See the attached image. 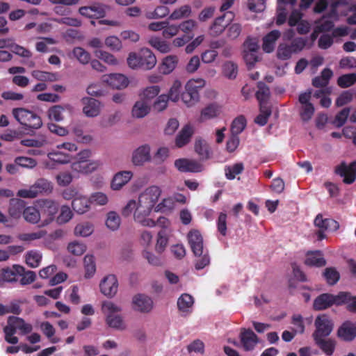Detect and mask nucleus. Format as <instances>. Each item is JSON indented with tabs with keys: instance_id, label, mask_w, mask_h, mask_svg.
I'll list each match as a JSON object with an SVG mask.
<instances>
[{
	"instance_id": "nucleus-1",
	"label": "nucleus",
	"mask_w": 356,
	"mask_h": 356,
	"mask_svg": "<svg viewBox=\"0 0 356 356\" xmlns=\"http://www.w3.org/2000/svg\"><path fill=\"white\" fill-rule=\"evenodd\" d=\"M162 190L156 185L145 188L137 198L129 200L121 209L124 217L132 216L134 222L142 227L152 228L156 222L149 218L152 211H156V205L161 196Z\"/></svg>"
},
{
	"instance_id": "nucleus-2",
	"label": "nucleus",
	"mask_w": 356,
	"mask_h": 356,
	"mask_svg": "<svg viewBox=\"0 0 356 356\" xmlns=\"http://www.w3.org/2000/svg\"><path fill=\"white\" fill-rule=\"evenodd\" d=\"M101 310L108 327L118 330H124L127 328L126 322L121 314V306L111 300H104L101 304Z\"/></svg>"
},
{
	"instance_id": "nucleus-3",
	"label": "nucleus",
	"mask_w": 356,
	"mask_h": 356,
	"mask_svg": "<svg viewBox=\"0 0 356 356\" xmlns=\"http://www.w3.org/2000/svg\"><path fill=\"white\" fill-rule=\"evenodd\" d=\"M156 62V56L148 48H142L138 53L131 52L127 58V65L132 70H149L155 67Z\"/></svg>"
},
{
	"instance_id": "nucleus-4",
	"label": "nucleus",
	"mask_w": 356,
	"mask_h": 356,
	"mask_svg": "<svg viewBox=\"0 0 356 356\" xmlns=\"http://www.w3.org/2000/svg\"><path fill=\"white\" fill-rule=\"evenodd\" d=\"M188 241L191 250L197 257L195 268L197 270L204 268L209 264V257L207 250L204 249L203 238L199 231L193 229L188 234Z\"/></svg>"
},
{
	"instance_id": "nucleus-5",
	"label": "nucleus",
	"mask_w": 356,
	"mask_h": 356,
	"mask_svg": "<svg viewBox=\"0 0 356 356\" xmlns=\"http://www.w3.org/2000/svg\"><path fill=\"white\" fill-rule=\"evenodd\" d=\"M77 145L72 142H65L56 145V148L51 149L47 157L49 160L58 164H66L72 159V154L76 152Z\"/></svg>"
},
{
	"instance_id": "nucleus-6",
	"label": "nucleus",
	"mask_w": 356,
	"mask_h": 356,
	"mask_svg": "<svg viewBox=\"0 0 356 356\" xmlns=\"http://www.w3.org/2000/svg\"><path fill=\"white\" fill-rule=\"evenodd\" d=\"M348 294L344 291L339 292L337 295L325 293L317 296L314 300L313 307L314 310L321 311L326 309L332 305H342L346 300Z\"/></svg>"
},
{
	"instance_id": "nucleus-7",
	"label": "nucleus",
	"mask_w": 356,
	"mask_h": 356,
	"mask_svg": "<svg viewBox=\"0 0 356 356\" xmlns=\"http://www.w3.org/2000/svg\"><path fill=\"white\" fill-rule=\"evenodd\" d=\"M15 119L21 124L31 129H39L42 122L37 114L24 108H16L12 110Z\"/></svg>"
},
{
	"instance_id": "nucleus-8",
	"label": "nucleus",
	"mask_w": 356,
	"mask_h": 356,
	"mask_svg": "<svg viewBox=\"0 0 356 356\" xmlns=\"http://www.w3.org/2000/svg\"><path fill=\"white\" fill-rule=\"evenodd\" d=\"M53 191V184L46 179H39L29 188L20 189L17 195L24 198H34L42 194H49Z\"/></svg>"
},
{
	"instance_id": "nucleus-9",
	"label": "nucleus",
	"mask_w": 356,
	"mask_h": 356,
	"mask_svg": "<svg viewBox=\"0 0 356 356\" xmlns=\"http://www.w3.org/2000/svg\"><path fill=\"white\" fill-rule=\"evenodd\" d=\"M38 205L41 214V226L50 224L58 211V203L54 200L42 199L38 202Z\"/></svg>"
},
{
	"instance_id": "nucleus-10",
	"label": "nucleus",
	"mask_w": 356,
	"mask_h": 356,
	"mask_svg": "<svg viewBox=\"0 0 356 356\" xmlns=\"http://www.w3.org/2000/svg\"><path fill=\"white\" fill-rule=\"evenodd\" d=\"M314 325L316 330L312 334L313 338L327 337L334 327L333 321L327 314L318 315L315 319Z\"/></svg>"
},
{
	"instance_id": "nucleus-11",
	"label": "nucleus",
	"mask_w": 356,
	"mask_h": 356,
	"mask_svg": "<svg viewBox=\"0 0 356 356\" xmlns=\"http://www.w3.org/2000/svg\"><path fill=\"white\" fill-rule=\"evenodd\" d=\"M152 159L151 147L149 144L139 145L133 150L131 156V162L136 167L143 166Z\"/></svg>"
},
{
	"instance_id": "nucleus-12",
	"label": "nucleus",
	"mask_w": 356,
	"mask_h": 356,
	"mask_svg": "<svg viewBox=\"0 0 356 356\" xmlns=\"http://www.w3.org/2000/svg\"><path fill=\"white\" fill-rule=\"evenodd\" d=\"M118 286L116 276L113 274H108L100 280L99 289L102 295L108 298H113L118 293Z\"/></svg>"
},
{
	"instance_id": "nucleus-13",
	"label": "nucleus",
	"mask_w": 356,
	"mask_h": 356,
	"mask_svg": "<svg viewBox=\"0 0 356 356\" xmlns=\"http://www.w3.org/2000/svg\"><path fill=\"white\" fill-rule=\"evenodd\" d=\"M101 81L113 89L123 90L129 84L128 77L121 73H111L102 76Z\"/></svg>"
},
{
	"instance_id": "nucleus-14",
	"label": "nucleus",
	"mask_w": 356,
	"mask_h": 356,
	"mask_svg": "<svg viewBox=\"0 0 356 356\" xmlns=\"http://www.w3.org/2000/svg\"><path fill=\"white\" fill-rule=\"evenodd\" d=\"M335 173L343 177V181L346 184H353L356 179V161L347 165L345 161H342L335 168Z\"/></svg>"
},
{
	"instance_id": "nucleus-15",
	"label": "nucleus",
	"mask_w": 356,
	"mask_h": 356,
	"mask_svg": "<svg viewBox=\"0 0 356 356\" xmlns=\"http://www.w3.org/2000/svg\"><path fill=\"white\" fill-rule=\"evenodd\" d=\"M131 305L134 310L140 313H149L153 309V300L145 294L138 293L133 296Z\"/></svg>"
},
{
	"instance_id": "nucleus-16",
	"label": "nucleus",
	"mask_w": 356,
	"mask_h": 356,
	"mask_svg": "<svg viewBox=\"0 0 356 356\" xmlns=\"http://www.w3.org/2000/svg\"><path fill=\"white\" fill-rule=\"evenodd\" d=\"M134 172L131 170H122L116 172L111 181L110 187L112 191L122 190L133 178Z\"/></svg>"
},
{
	"instance_id": "nucleus-17",
	"label": "nucleus",
	"mask_w": 356,
	"mask_h": 356,
	"mask_svg": "<svg viewBox=\"0 0 356 356\" xmlns=\"http://www.w3.org/2000/svg\"><path fill=\"white\" fill-rule=\"evenodd\" d=\"M107 6L102 3H94L89 6H82L79 9V13L82 16L88 18H102L106 15Z\"/></svg>"
},
{
	"instance_id": "nucleus-18",
	"label": "nucleus",
	"mask_w": 356,
	"mask_h": 356,
	"mask_svg": "<svg viewBox=\"0 0 356 356\" xmlns=\"http://www.w3.org/2000/svg\"><path fill=\"white\" fill-rule=\"evenodd\" d=\"M72 107L70 104L55 105L49 108L47 115L49 120L56 122L64 120L65 114L71 115Z\"/></svg>"
},
{
	"instance_id": "nucleus-19",
	"label": "nucleus",
	"mask_w": 356,
	"mask_h": 356,
	"mask_svg": "<svg viewBox=\"0 0 356 356\" xmlns=\"http://www.w3.org/2000/svg\"><path fill=\"white\" fill-rule=\"evenodd\" d=\"M83 113L88 118H95L99 115L102 108L101 103L93 98L84 97L81 99Z\"/></svg>"
},
{
	"instance_id": "nucleus-20",
	"label": "nucleus",
	"mask_w": 356,
	"mask_h": 356,
	"mask_svg": "<svg viewBox=\"0 0 356 356\" xmlns=\"http://www.w3.org/2000/svg\"><path fill=\"white\" fill-rule=\"evenodd\" d=\"M175 166L181 172H199L203 169L202 165L198 161L188 159L175 160Z\"/></svg>"
},
{
	"instance_id": "nucleus-21",
	"label": "nucleus",
	"mask_w": 356,
	"mask_h": 356,
	"mask_svg": "<svg viewBox=\"0 0 356 356\" xmlns=\"http://www.w3.org/2000/svg\"><path fill=\"white\" fill-rule=\"evenodd\" d=\"M101 165L100 161H90L85 163H72L71 168L74 172L87 175L97 170Z\"/></svg>"
},
{
	"instance_id": "nucleus-22",
	"label": "nucleus",
	"mask_w": 356,
	"mask_h": 356,
	"mask_svg": "<svg viewBox=\"0 0 356 356\" xmlns=\"http://www.w3.org/2000/svg\"><path fill=\"white\" fill-rule=\"evenodd\" d=\"M194 298L188 293H183L177 300V307L182 316L190 315L193 310Z\"/></svg>"
},
{
	"instance_id": "nucleus-23",
	"label": "nucleus",
	"mask_w": 356,
	"mask_h": 356,
	"mask_svg": "<svg viewBox=\"0 0 356 356\" xmlns=\"http://www.w3.org/2000/svg\"><path fill=\"white\" fill-rule=\"evenodd\" d=\"M337 336L343 341H353L356 337V326L350 321L344 322L337 330Z\"/></svg>"
},
{
	"instance_id": "nucleus-24",
	"label": "nucleus",
	"mask_w": 356,
	"mask_h": 356,
	"mask_svg": "<svg viewBox=\"0 0 356 356\" xmlns=\"http://www.w3.org/2000/svg\"><path fill=\"white\" fill-rule=\"evenodd\" d=\"M206 86V81L202 78L189 79L185 86V90L191 94L193 99L200 98L199 90Z\"/></svg>"
},
{
	"instance_id": "nucleus-25",
	"label": "nucleus",
	"mask_w": 356,
	"mask_h": 356,
	"mask_svg": "<svg viewBox=\"0 0 356 356\" xmlns=\"http://www.w3.org/2000/svg\"><path fill=\"white\" fill-rule=\"evenodd\" d=\"M151 111V106L148 102L140 99L134 104L131 110V115L134 118H143L147 116Z\"/></svg>"
},
{
	"instance_id": "nucleus-26",
	"label": "nucleus",
	"mask_w": 356,
	"mask_h": 356,
	"mask_svg": "<svg viewBox=\"0 0 356 356\" xmlns=\"http://www.w3.org/2000/svg\"><path fill=\"white\" fill-rule=\"evenodd\" d=\"M90 200L83 194H79L72 202L73 210L79 214H83L90 209Z\"/></svg>"
},
{
	"instance_id": "nucleus-27",
	"label": "nucleus",
	"mask_w": 356,
	"mask_h": 356,
	"mask_svg": "<svg viewBox=\"0 0 356 356\" xmlns=\"http://www.w3.org/2000/svg\"><path fill=\"white\" fill-rule=\"evenodd\" d=\"M241 341L245 350H252L258 343V337L250 329H243L241 333Z\"/></svg>"
},
{
	"instance_id": "nucleus-28",
	"label": "nucleus",
	"mask_w": 356,
	"mask_h": 356,
	"mask_svg": "<svg viewBox=\"0 0 356 356\" xmlns=\"http://www.w3.org/2000/svg\"><path fill=\"white\" fill-rule=\"evenodd\" d=\"M194 133V128L191 124H186L182 127L175 138L176 147L180 148L187 145Z\"/></svg>"
},
{
	"instance_id": "nucleus-29",
	"label": "nucleus",
	"mask_w": 356,
	"mask_h": 356,
	"mask_svg": "<svg viewBox=\"0 0 356 356\" xmlns=\"http://www.w3.org/2000/svg\"><path fill=\"white\" fill-rule=\"evenodd\" d=\"M178 62L179 58L176 55H168L164 57L159 66L160 72L165 75L170 74L177 67Z\"/></svg>"
},
{
	"instance_id": "nucleus-30",
	"label": "nucleus",
	"mask_w": 356,
	"mask_h": 356,
	"mask_svg": "<svg viewBox=\"0 0 356 356\" xmlns=\"http://www.w3.org/2000/svg\"><path fill=\"white\" fill-rule=\"evenodd\" d=\"M305 264L308 266L323 267L326 265V260L321 251H309L306 254Z\"/></svg>"
},
{
	"instance_id": "nucleus-31",
	"label": "nucleus",
	"mask_w": 356,
	"mask_h": 356,
	"mask_svg": "<svg viewBox=\"0 0 356 356\" xmlns=\"http://www.w3.org/2000/svg\"><path fill=\"white\" fill-rule=\"evenodd\" d=\"M194 149L202 160H208L213 157L211 149L207 143L202 138H197L195 140Z\"/></svg>"
},
{
	"instance_id": "nucleus-32",
	"label": "nucleus",
	"mask_w": 356,
	"mask_h": 356,
	"mask_svg": "<svg viewBox=\"0 0 356 356\" xmlns=\"http://www.w3.org/2000/svg\"><path fill=\"white\" fill-rule=\"evenodd\" d=\"M26 204L20 199H11L8 209V213L10 218L17 220L23 216Z\"/></svg>"
},
{
	"instance_id": "nucleus-33",
	"label": "nucleus",
	"mask_w": 356,
	"mask_h": 356,
	"mask_svg": "<svg viewBox=\"0 0 356 356\" xmlns=\"http://www.w3.org/2000/svg\"><path fill=\"white\" fill-rule=\"evenodd\" d=\"M281 33L278 30H273L266 35L263 38V50L266 53H271L275 49V42L280 37Z\"/></svg>"
},
{
	"instance_id": "nucleus-34",
	"label": "nucleus",
	"mask_w": 356,
	"mask_h": 356,
	"mask_svg": "<svg viewBox=\"0 0 356 356\" xmlns=\"http://www.w3.org/2000/svg\"><path fill=\"white\" fill-rule=\"evenodd\" d=\"M192 15V8L188 4H184L175 8L168 17L170 20L177 21L188 18Z\"/></svg>"
},
{
	"instance_id": "nucleus-35",
	"label": "nucleus",
	"mask_w": 356,
	"mask_h": 356,
	"mask_svg": "<svg viewBox=\"0 0 356 356\" xmlns=\"http://www.w3.org/2000/svg\"><path fill=\"white\" fill-rule=\"evenodd\" d=\"M333 76V72L330 68H325L321 72V75L312 79V86L315 88H325L329 84L330 79Z\"/></svg>"
},
{
	"instance_id": "nucleus-36",
	"label": "nucleus",
	"mask_w": 356,
	"mask_h": 356,
	"mask_svg": "<svg viewBox=\"0 0 356 356\" xmlns=\"http://www.w3.org/2000/svg\"><path fill=\"white\" fill-rule=\"evenodd\" d=\"M24 268L22 266L15 264L12 268H5L1 271V276L3 281L7 282H13L17 280V275H22Z\"/></svg>"
},
{
	"instance_id": "nucleus-37",
	"label": "nucleus",
	"mask_w": 356,
	"mask_h": 356,
	"mask_svg": "<svg viewBox=\"0 0 356 356\" xmlns=\"http://www.w3.org/2000/svg\"><path fill=\"white\" fill-rule=\"evenodd\" d=\"M31 76L36 80L44 82H55L59 81L60 76L57 72H49L42 70H33Z\"/></svg>"
},
{
	"instance_id": "nucleus-38",
	"label": "nucleus",
	"mask_w": 356,
	"mask_h": 356,
	"mask_svg": "<svg viewBox=\"0 0 356 356\" xmlns=\"http://www.w3.org/2000/svg\"><path fill=\"white\" fill-rule=\"evenodd\" d=\"M257 88L258 90L255 96L259 106L267 105L270 95L269 87L265 83L259 81L257 83Z\"/></svg>"
},
{
	"instance_id": "nucleus-39",
	"label": "nucleus",
	"mask_w": 356,
	"mask_h": 356,
	"mask_svg": "<svg viewBox=\"0 0 356 356\" xmlns=\"http://www.w3.org/2000/svg\"><path fill=\"white\" fill-rule=\"evenodd\" d=\"M324 337L314 338L315 343L327 355H332L335 350L336 343L333 339H324Z\"/></svg>"
},
{
	"instance_id": "nucleus-40",
	"label": "nucleus",
	"mask_w": 356,
	"mask_h": 356,
	"mask_svg": "<svg viewBox=\"0 0 356 356\" xmlns=\"http://www.w3.org/2000/svg\"><path fill=\"white\" fill-rule=\"evenodd\" d=\"M148 44L162 54H167L171 51L170 44L167 41L157 36L149 38Z\"/></svg>"
},
{
	"instance_id": "nucleus-41",
	"label": "nucleus",
	"mask_w": 356,
	"mask_h": 356,
	"mask_svg": "<svg viewBox=\"0 0 356 356\" xmlns=\"http://www.w3.org/2000/svg\"><path fill=\"white\" fill-rule=\"evenodd\" d=\"M220 113V107L216 104H211L202 110L199 120L203 122L213 119L217 117Z\"/></svg>"
},
{
	"instance_id": "nucleus-42",
	"label": "nucleus",
	"mask_w": 356,
	"mask_h": 356,
	"mask_svg": "<svg viewBox=\"0 0 356 356\" xmlns=\"http://www.w3.org/2000/svg\"><path fill=\"white\" fill-rule=\"evenodd\" d=\"M23 217L26 222L31 224H37L41 220L40 209L33 206H25Z\"/></svg>"
},
{
	"instance_id": "nucleus-43",
	"label": "nucleus",
	"mask_w": 356,
	"mask_h": 356,
	"mask_svg": "<svg viewBox=\"0 0 356 356\" xmlns=\"http://www.w3.org/2000/svg\"><path fill=\"white\" fill-rule=\"evenodd\" d=\"M94 225L90 222H82L77 224L74 229V234L79 237L90 236L94 232Z\"/></svg>"
},
{
	"instance_id": "nucleus-44",
	"label": "nucleus",
	"mask_w": 356,
	"mask_h": 356,
	"mask_svg": "<svg viewBox=\"0 0 356 356\" xmlns=\"http://www.w3.org/2000/svg\"><path fill=\"white\" fill-rule=\"evenodd\" d=\"M84 277L87 280L92 278L96 273V264L92 255L87 254L83 259Z\"/></svg>"
},
{
	"instance_id": "nucleus-45",
	"label": "nucleus",
	"mask_w": 356,
	"mask_h": 356,
	"mask_svg": "<svg viewBox=\"0 0 356 356\" xmlns=\"http://www.w3.org/2000/svg\"><path fill=\"white\" fill-rule=\"evenodd\" d=\"M9 325L14 328V330H19L22 334H27L31 332L32 325L26 323L22 318L18 317H11L8 321Z\"/></svg>"
},
{
	"instance_id": "nucleus-46",
	"label": "nucleus",
	"mask_w": 356,
	"mask_h": 356,
	"mask_svg": "<svg viewBox=\"0 0 356 356\" xmlns=\"http://www.w3.org/2000/svg\"><path fill=\"white\" fill-rule=\"evenodd\" d=\"M26 264L31 268H37L40 266L42 254V253L36 250H32L28 251L25 255Z\"/></svg>"
},
{
	"instance_id": "nucleus-47",
	"label": "nucleus",
	"mask_w": 356,
	"mask_h": 356,
	"mask_svg": "<svg viewBox=\"0 0 356 356\" xmlns=\"http://www.w3.org/2000/svg\"><path fill=\"white\" fill-rule=\"evenodd\" d=\"M168 244V234H167V231L161 230L157 233L156 244L154 247L155 251L161 254L167 248Z\"/></svg>"
},
{
	"instance_id": "nucleus-48",
	"label": "nucleus",
	"mask_w": 356,
	"mask_h": 356,
	"mask_svg": "<svg viewBox=\"0 0 356 356\" xmlns=\"http://www.w3.org/2000/svg\"><path fill=\"white\" fill-rule=\"evenodd\" d=\"M106 226L111 231L118 230L121 224V218L120 215L113 211H109L106 214L105 222Z\"/></svg>"
},
{
	"instance_id": "nucleus-49",
	"label": "nucleus",
	"mask_w": 356,
	"mask_h": 356,
	"mask_svg": "<svg viewBox=\"0 0 356 356\" xmlns=\"http://www.w3.org/2000/svg\"><path fill=\"white\" fill-rule=\"evenodd\" d=\"M241 32V26L238 23L227 24L224 26V33L226 39L234 40L236 39Z\"/></svg>"
},
{
	"instance_id": "nucleus-50",
	"label": "nucleus",
	"mask_w": 356,
	"mask_h": 356,
	"mask_svg": "<svg viewBox=\"0 0 356 356\" xmlns=\"http://www.w3.org/2000/svg\"><path fill=\"white\" fill-rule=\"evenodd\" d=\"M94 55L99 60H103L104 63L109 65L116 66L119 64V60L112 54L102 49H97L94 51Z\"/></svg>"
},
{
	"instance_id": "nucleus-51",
	"label": "nucleus",
	"mask_w": 356,
	"mask_h": 356,
	"mask_svg": "<svg viewBox=\"0 0 356 356\" xmlns=\"http://www.w3.org/2000/svg\"><path fill=\"white\" fill-rule=\"evenodd\" d=\"M71 54L74 58L83 65L88 64L91 58L90 53L81 47H74Z\"/></svg>"
},
{
	"instance_id": "nucleus-52",
	"label": "nucleus",
	"mask_w": 356,
	"mask_h": 356,
	"mask_svg": "<svg viewBox=\"0 0 356 356\" xmlns=\"http://www.w3.org/2000/svg\"><path fill=\"white\" fill-rule=\"evenodd\" d=\"M244 170V165L243 163H236L234 165L225 166V177L229 180H232L236 178V175H240Z\"/></svg>"
},
{
	"instance_id": "nucleus-53",
	"label": "nucleus",
	"mask_w": 356,
	"mask_h": 356,
	"mask_svg": "<svg viewBox=\"0 0 356 356\" xmlns=\"http://www.w3.org/2000/svg\"><path fill=\"white\" fill-rule=\"evenodd\" d=\"M67 250L74 256H81L86 252L87 246L84 243L74 241L68 243Z\"/></svg>"
},
{
	"instance_id": "nucleus-54",
	"label": "nucleus",
	"mask_w": 356,
	"mask_h": 356,
	"mask_svg": "<svg viewBox=\"0 0 356 356\" xmlns=\"http://www.w3.org/2000/svg\"><path fill=\"white\" fill-rule=\"evenodd\" d=\"M259 114L254 119V122L260 126L267 124L271 115V109L268 105L259 106Z\"/></svg>"
},
{
	"instance_id": "nucleus-55",
	"label": "nucleus",
	"mask_w": 356,
	"mask_h": 356,
	"mask_svg": "<svg viewBox=\"0 0 356 356\" xmlns=\"http://www.w3.org/2000/svg\"><path fill=\"white\" fill-rule=\"evenodd\" d=\"M181 88V81L178 79L175 80L170 88L168 95H167L170 100L174 102H178L180 98Z\"/></svg>"
},
{
	"instance_id": "nucleus-56",
	"label": "nucleus",
	"mask_w": 356,
	"mask_h": 356,
	"mask_svg": "<svg viewBox=\"0 0 356 356\" xmlns=\"http://www.w3.org/2000/svg\"><path fill=\"white\" fill-rule=\"evenodd\" d=\"M323 277L325 279L329 285H334L340 279V274L334 267L326 268L323 273Z\"/></svg>"
},
{
	"instance_id": "nucleus-57",
	"label": "nucleus",
	"mask_w": 356,
	"mask_h": 356,
	"mask_svg": "<svg viewBox=\"0 0 356 356\" xmlns=\"http://www.w3.org/2000/svg\"><path fill=\"white\" fill-rule=\"evenodd\" d=\"M175 208V199L171 196L163 198L158 203L156 207V212H170Z\"/></svg>"
},
{
	"instance_id": "nucleus-58",
	"label": "nucleus",
	"mask_w": 356,
	"mask_h": 356,
	"mask_svg": "<svg viewBox=\"0 0 356 356\" xmlns=\"http://www.w3.org/2000/svg\"><path fill=\"white\" fill-rule=\"evenodd\" d=\"M105 46L112 51L118 52L123 46L121 40L115 35H109L104 40Z\"/></svg>"
},
{
	"instance_id": "nucleus-59",
	"label": "nucleus",
	"mask_w": 356,
	"mask_h": 356,
	"mask_svg": "<svg viewBox=\"0 0 356 356\" xmlns=\"http://www.w3.org/2000/svg\"><path fill=\"white\" fill-rule=\"evenodd\" d=\"M40 327L43 334L50 340L51 343H56L60 341L58 338L54 337L56 330L50 323L47 321L42 322Z\"/></svg>"
},
{
	"instance_id": "nucleus-60",
	"label": "nucleus",
	"mask_w": 356,
	"mask_h": 356,
	"mask_svg": "<svg viewBox=\"0 0 356 356\" xmlns=\"http://www.w3.org/2000/svg\"><path fill=\"white\" fill-rule=\"evenodd\" d=\"M47 232L44 230H39L31 233H22L17 236L19 240L24 242H31L33 241L40 239L44 237Z\"/></svg>"
},
{
	"instance_id": "nucleus-61",
	"label": "nucleus",
	"mask_w": 356,
	"mask_h": 356,
	"mask_svg": "<svg viewBox=\"0 0 356 356\" xmlns=\"http://www.w3.org/2000/svg\"><path fill=\"white\" fill-rule=\"evenodd\" d=\"M57 41L49 37L40 38L35 43V49L38 52L47 53L49 51L48 45L55 44Z\"/></svg>"
},
{
	"instance_id": "nucleus-62",
	"label": "nucleus",
	"mask_w": 356,
	"mask_h": 356,
	"mask_svg": "<svg viewBox=\"0 0 356 356\" xmlns=\"http://www.w3.org/2000/svg\"><path fill=\"white\" fill-rule=\"evenodd\" d=\"M247 121L243 115L236 118L231 125V132L233 134L238 135L246 127Z\"/></svg>"
},
{
	"instance_id": "nucleus-63",
	"label": "nucleus",
	"mask_w": 356,
	"mask_h": 356,
	"mask_svg": "<svg viewBox=\"0 0 356 356\" xmlns=\"http://www.w3.org/2000/svg\"><path fill=\"white\" fill-rule=\"evenodd\" d=\"M160 91L161 88L158 86L147 87L140 93V99H145L149 102V100L156 97Z\"/></svg>"
},
{
	"instance_id": "nucleus-64",
	"label": "nucleus",
	"mask_w": 356,
	"mask_h": 356,
	"mask_svg": "<svg viewBox=\"0 0 356 356\" xmlns=\"http://www.w3.org/2000/svg\"><path fill=\"white\" fill-rule=\"evenodd\" d=\"M356 82V74H346L340 76L337 79V84L341 88H346L353 86Z\"/></svg>"
}]
</instances>
